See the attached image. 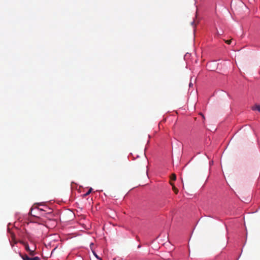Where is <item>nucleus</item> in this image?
I'll list each match as a JSON object with an SVG mask.
<instances>
[{"label": "nucleus", "mask_w": 260, "mask_h": 260, "mask_svg": "<svg viewBox=\"0 0 260 260\" xmlns=\"http://www.w3.org/2000/svg\"><path fill=\"white\" fill-rule=\"evenodd\" d=\"M75 218L74 213L69 209H66V226L69 225L70 223L72 224L71 222Z\"/></svg>", "instance_id": "obj_1"}, {"label": "nucleus", "mask_w": 260, "mask_h": 260, "mask_svg": "<svg viewBox=\"0 0 260 260\" xmlns=\"http://www.w3.org/2000/svg\"><path fill=\"white\" fill-rule=\"evenodd\" d=\"M20 243H22L25 247V250L27 251H30V248L28 245V244L27 243L20 241Z\"/></svg>", "instance_id": "obj_2"}, {"label": "nucleus", "mask_w": 260, "mask_h": 260, "mask_svg": "<svg viewBox=\"0 0 260 260\" xmlns=\"http://www.w3.org/2000/svg\"><path fill=\"white\" fill-rule=\"evenodd\" d=\"M19 255L23 259V260H29L30 258L27 255H23L21 253H19Z\"/></svg>", "instance_id": "obj_3"}, {"label": "nucleus", "mask_w": 260, "mask_h": 260, "mask_svg": "<svg viewBox=\"0 0 260 260\" xmlns=\"http://www.w3.org/2000/svg\"><path fill=\"white\" fill-rule=\"evenodd\" d=\"M252 110L253 111L257 110L258 112H260V105H255L254 106H253L251 108Z\"/></svg>", "instance_id": "obj_4"}, {"label": "nucleus", "mask_w": 260, "mask_h": 260, "mask_svg": "<svg viewBox=\"0 0 260 260\" xmlns=\"http://www.w3.org/2000/svg\"><path fill=\"white\" fill-rule=\"evenodd\" d=\"M170 179L172 181H175L176 179V176L175 174H172L170 176Z\"/></svg>", "instance_id": "obj_5"}, {"label": "nucleus", "mask_w": 260, "mask_h": 260, "mask_svg": "<svg viewBox=\"0 0 260 260\" xmlns=\"http://www.w3.org/2000/svg\"><path fill=\"white\" fill-rule=\"evenodd\" d=\"M28 252H29V254L31 256H34L35 254V250H32L30 249V251H28Z\"/></svg>", "instance_id": "obj_6"}, {"label": "nucleus", "mask_w": 260, "mask_h": 260, "mask_svg": "<svg viewBox=\"0 0 260 260\" xmlns=\"http://www.w3.org/2000/svg\"><path fill=\"white\" fill-rule=\"evenodd\" d=\"M92 190V188H90L89 189V190H88V191L86 193H85V194L83 195V196H84V197H86V196H87L89 195V194L90 193V192H91Z\"/></svg>", "instance_id": "obj_7"}, {"label": "nucleus", "mask_w": 260, "mask_h": 260, "mask_svg": "<svg viewBox=\"0 0 260 260\" xmlns=\"http://www.w3.org/2000/svg\"><path fill=\"white\" fill-rule=\"evenodd\" d=\"M172 188L174 191L175 192V194H177L178 192V190L177 189V188L175 186H173V187H172Z\"/></svg>", "instance_id": "obj_8"}, {"label": "nucleus", "mask_w": 260, "mask_h": 260, "mask_svg": "<svg viewBox=\"0 0 260 260\" xmlns=\"http://www.w3.org/2000/svg\"><path fill=\"white\" fill-rule=\"evenodd\" d=\"M216 33H217V35H218V36H220V35H222V34H223V31H222V30H221V31H218V30L217 29V32H216Z\"/></svg>", "instance_id": "obj_9"}, {"label": "nucleus", "mask_w": 260, "mask_h": 260, "mask_svg": "<svg viewBox=\"0 0 260 260\" xmlns=\"http://www.w3.org/2000/svg\"><path fill=\"white\" fill-rule=\"evenodd\" d=\"M232 42L233 41L231 40L225 41V43H227L228 44H232Z\"/></svg>", "instance_id": "obj_10"}, {"label": "nucleus", "mask_w": 260, "mask_h": 260, "mask_svg": "<svg viewBox=\"0 0 260 260\" xmlns=\"http://www.w3.org/2000/svg\"><path fill=\"white\" fill-rule=\"evenodd\" d=\"M33 260H41V259L39 257L36 256V257H33Z\"/></svg>", "instance_id": "obj_11"}, {"label": "nucleus", "mask_w": 260, "mask_h": 260, "mask_svg": "<svg viewBox=\"0 0 260 260\" xmlns=\"http://www.w3.org/2000/svg\"><path fill=\"white\" fill-rule=\"evenodd\" d=\"M143 167H144V168H147V166L146 165V161L145 160H144V165H143Z\"/></svg>", "instance_id": "obj_12"}, {"label": "nucleus", "mask_w": 260, "mask_h": 260, "mask_svg": "<svg viewBox=\"0 0 260 260\" xmlns=\"http://www.w3.org/2000/svg\"><path fill=\"white\" fill-rule=\"evenodd\" d=\"M170 184L172 186V187H173V186H174V183H173L172 182H170Z\"/></svg>", "instance_id": "obj_13"}, {"label": "nucleus", "mask_w": 260, "mask_h": 260, "mask_svg": "<svg viewBox=\"0 0 260 260\" xmlns=\"http://www.w3.org/2000/svg\"><path fill=\"white\" fill-rule=\"evenodd\" d=\"M29 260H33V257L32 258L30 257Z\"/></svg>", "instance_id": "obj_14"}, {"label": "nucleus", "mask_w": 260, "mask_h": 260, "mask_svg": "<svg viewBox=\"0 0 260 260\" xmlns=\"http://www.w3.org/2000/svg\"><path fill=\"white\" fill-rule=\"evenodd\" d=\"M194 21H192V22H191V24H192V25H193V24H194Z\"/></svg>", "instance_id": "obj_15"}, {"label": "nucleus", "mask_w": 260, "mask_h": 260, "mask_svg": "<svg viewBox=\"0 0 260 260\" xmlns=\"http://www.w3.org/2000/svg\"><path fill=\"white\" fill-rule=\"evenodd\" d=\"M193 51L194 52V53H196V50H193Z\"/></svg>", "instance_id": "obj_16"}, {"label": "nucleus", "mask_w": 260, "mask_h": 260, "mask_svg": "<svg viewBox=\"0 0 260 260\" xmlns=\"http://www.w3.org/2000/svg\"><path fill=\"white\" fill-rule=\"evenodd\" d=\"M140 247H141V245H139L138 246V248H140Z\"/></svg>", "instance_id": "obj_17"}, {"label": "nucleus", "mask_w": 260, "mask_h": 260, "mask_svg": "<svg viewBox=\"0 0 260 260\" xmlns=\"http://www.w3.org/2000/svg\"><path fill=\"white\" fill-rule=\"evenodd\" d=\"M235 44H236L235 42H234L233 44L235 45Z\"/></svg>", "instance_id": "obj_18"}]
</instances>
